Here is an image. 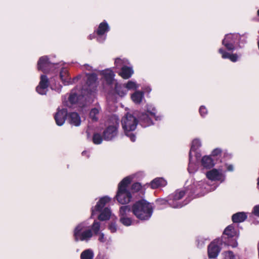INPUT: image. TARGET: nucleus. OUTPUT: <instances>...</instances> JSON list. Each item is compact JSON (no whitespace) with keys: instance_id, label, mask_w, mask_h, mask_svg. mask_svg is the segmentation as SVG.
I'll return each instance as SVG.
<instances>
[{"instance_id":"4468645a","label":"nucleus","mask_w":259,"mask_h":259,"mask_svg":"<svg viewBox=\"0 0 259 259\" xmlns=\"http://www.w3.org/2000/svg\"><path fill=\"white\" fill-rule=\"evenodd\" d=\"M111 200V198L108 196H104L101 198L97 203L95 208L92 210V215L96 214V211H101L104 206Z\"/></svg>"},{"instance_id":"2eb2a0df","label":"nucleus","mask_w":259,"mask_h":259,"mask_svg":"<svg viewBox=\"0 0 259 259\" xmlns=\"http://www.w3.org/2000/svg\"><path fill=\"white\" fill-rule=\"evenodd\" d=\"M116 134V128L114 126H109L104 132V137L106 140H111Z\"/></svg>"},{"instance_id":"9d476101","label":"nucleus","mask_w":259,"mask_h":259,"mask_svg":"<svg viewBox=\"0 0 259 259\" xmlns=\"http://www.w3.org/2000/svg\"><path fill=\"white\" fill-rule=\"evenodd\" d=\"M155 111L154 108H152L151 111L148 109L147 112L142 115L141 120L146 123V125H150L152 123V118H155L157 119Z\"/></svg>"},{"instance_id":"7ed1b4c3","label":"nucleus","mask_w":259,"mask_h":259,"mask_svg":"<svg viewBox=\"0 0 259 259\" xmlns=\"http://www.w3.org/2000/svg\"><path fill=\"white\" fill-rule=\"evenodd\" d=\"M138 121L137 119L131 114H126L121 120V124L126 135L129 137L132 141L136 140L135 136L130 132L134 131L137 127Z\"/></svg>"},{"instance_id":"f3484780","label":"nucleus","mask_w":259,"mask_h":259,"mask_svg":"<svg viewBox=\"0 0 259 259\" xmlns=\"http://www.w3.org/2000/svg\"><path fill=\"white\" fill-rule=\"evenodd\" d=\"M184 194H185V192L183 191L176 192V193L175 194L174 196H173L172 201L171 202H169L170 205L174 208H178V207H182V205L181 204L179 203V204H176L175 203V201L181 199L184 196Z\"/></svg>"},{"instance_id":"09e8293b","label":"nucleus","mask_w":259,"mask_h":259,"mask_svg":"<svg viewBox=\"0 0 259 259\" xmlns=\"http://www.w3.org/2000/svg\"><path fill=\"white\" fill-rule=\"evenodd\" d=\"M88 67H89V70L91 68V66H88Z\"/></svg>"},{"instance_id":"a878e982","label":"nucleus","mask_w":259,"mask_h":259,"mask_svg":"<svg viewBox=\"0 0 259 259\" xmlns=\"http://www.w3.org/2000/svg\"><path fill=\"white\" fill-rule=\"evenodd\" d=\"M247 218V215L243 212H238L232 216V220L234 223H240L243 222Z\"/></svg>"},{"instance_id":"473e14b6","label":"nucleus","mask_w":259,"mask_h":259,"mask_svg":"<svg viewBox=\"0 0 259 259\" xmlns=\"http://www.w3.org/2000/svg\"><path fill=\"white\" fill-rule=\"evenodd\" d=\"M223 255V259H236L233 253L230 251L224 252Z\"/></svg>"},{"instance_id":"c756f323","label":"nucleus","mask_w":259,"mask_h":259,"mask_svg":"<svg viewBox=\"0 0 259 259\" xmlns=\"http://www.w3.org/2000/svg\"><path fill=\"white\" fill-rule=\"evenodd\" d=\"M94 253L92 250L87 249L83 251L80 255L81 259H92Z\"/></svg>"},{"instance_id":"ddd939ff","label":"nucleus","mask_w":259,"mask_h":259,"mask_svg":"<svg viewBox=\"0 0 259 259\" xmlns=\"http://www.w3.org/2000/svg\"><path fill=\"white\" fill-rule=\"evenodd\" d=\"M109 29V26L106 22H103L100 24L98 30L97 34L99 36L98 38V40L102 42L105 40V37L102 36L106 32H107Z\"/></svg>"},{"instance_id":"9b49d317","label":"nucleus","mask_w":259,"mask_h":259,"mask_svg":"<svg viewBox=\"0 0 259 259\" xmlns=\"http://www.w3.org/2000/svg\"><path fill=\"white\" fill-rule=\"evenodd\" d=\"M237 37L235 34H229L226 35L225 38L223 40V44L229 50H233L234 47L233 44L235 39Z\"/></svg>"},{"instance_id":"c9c22d12","label":"nucleus","mask_w":259,"mask_h":259,"mask_svg":"<svg viewBox=\"0 0 259 259\" xmlns=\"http://www.w3.org/2000/svg\"><path fill=\"white\" fill-rule=\"evenodd\" d=\"M69 100L71 104H75L78 102V97L75 94H71Z\"/></svg>"},{"instance_id":"58836bf2","label":"nucleus","mask_w":259,"mask_h":259,"mask_svg":"<svg viewBox=\"0 0 259 259\" xmlns=\"http://www.w3.org/2000/svg\"><path fill=\"white\" fill-rule=\"evenodd\" d=\"M228 245L231 246L233 247H236L237 246V242L235 239H232L228 241Z\"/></svg>"},{"instance_id":"0eeeda50","label":"nucleus","mask_w":259,"mask_h":259,"mask_svg":"<svg viewBox=\"0 0 259 259\" xmlns=\"http://www.w3.org/2000/svg\"><path fill=\"white\" fill-rule=\"evenodd\" d=\"M139 85L134 81H129L123 86H116L117 93L121 97L124 96L127 94L128 90H136L138 88Z\"/></svg>"},{"instance_id":"4be33fe9","label":"nucleus","mask_w":259,"mask_h":259,"mask_svg":"<svg viewBox=\"0 0 259 259\" xmlns=\"http://www.w3.org/2000/svg\"><path fill=\"white\" fill-rule=\"evenodd\" d=\"M219 52L222 54V57L224 59H229L232 62H236L238 59V56L236 54H230L225 52L223 49H220Z\"/></svg>"},{"instance_id":"1a4fd4ad","label":"nucleus","mask_w":259,"mask_h":259,"mask_svg":"<svg viewBox=\"0 0 259 259\" xmlns=\"http://www.w3.org/2000/svg\"><path fill=\"white\" fill-rule=\"evenodd\" d=\"M207 178L213 181H223L224 180V176L222 171H220L217 169H213L206 173Z\"/></svg>"},{"instance_id":"412c9836","label":"nucleus","mask_w":259,"mask_h":259,"mask_svg":"<svg viewBox=\"0 0 259 259\" xmlns=\"http://www.w3.org/2000/svg\"><path fill=\"white\" fill-rule=\"evenodd\" d=\"M102 74L104 77L105 80L108 84H111L114 81L113 79L114 74L111 70L106 69L103 71Z\"/></svg>"},{"instance_id":"39448f33","label":"nucleus","mask_w":259,"mask_h":259,"mask_svg":"<svg viewBox=\"0 0 259 259\" xmlns=\"http://www.w3.org/2000/svg\"><path fill=\"white\" fill-rule=\"evenodd\" d=\"M87 227V224L83 223L80 224L75 228L74 231V236L76 241L88 240L92 236V233L91 230H84Z\"/></svg>"},{"instance_id":"f8f14e48","label":"nucleus","mask_w":259,"mask_h":259,"mask_svg":"<svg viewBox=\"0 0 259 259\" xmlns=\"http://www.w3.org/2000/svg\"><path fill=\"white\" fill-rule=\"evenodd\" d=\"M67 115V111L64 109L59 110L55 115V119L58 125H62L65 122Z\"/></svg>"},{"instance_id":"cd10ccee","label":"nucleus","mask_w":259,"mask_h":259,"mask_svg":"<svg viewBox=\"0 0 259 259\" xmlns=\"http://www.w3.org/2000/svg\"><path fill=\"white\" fill-rule=\"evenodd\" d=\"M202 164L206 167H210L214 165V163L213 160L211 157L208 156H204L202 159Z\"/></svg>"},{"instance_id":"5701e85b","label":"nucleus","mask_w":259,"mask_h":259,"mask_svg":"<svg viewBox=\"0 0 259 259\" xmlns=\"http://www.w3.org/2000/svg\"><path fill=\"white\" fill-rule=\"evenodd\" d=\"M144 99V94L141 91H136L131 95V99L135 104H140Z\"/></svg>"},{"instance_id":"bb28decb","label":"nucleus","mask_w":259,"mask_h":259,"mask_svg":"<svg viewBox=\"0 0 259 259\" xmlns=\"http://www.w3.org/2000/svg\"><path fill=\"white\" fill-rule=\"evenodd\" d=\"M224 234L228 238H232L238 236V232L234 229L232 226H228L224 231Z\"/></svg>"},{"instance_id":"49530a36","label":"nucleus","mask_w":259,"mask_h":259,"mask_svg":"<svg viewBox=\"0 0 259 259\" xmlns=\"http://www.w3.org/2000/svg\"><path fill=\"white\" fill-rule=\"evenodd\" d=\"M226 167H227V170L228 171H232V170H233V166L232 165L227 164L226 165Z\"/></svg>"},{"instance_id":"a18cd8bd","label":"nucleus","mask_w":259,"mask_h":259,"mask_svg":"<svg viewBox=\"0 0 259 259\" xmlns=\"http://www.w3.org/2000/svg\"><path fill=\"white\" fill-rule=\"evenodd\" d=\"M123 60L120 59H116L115 61V63L117 66H120L123 63Z\"/></svg>"},{"instance_id":"dca6fc26","label":"nucleus","mask_w":259,"mask_h":259,"mask_svg":"<svg viewBox=\"0 0 259 259\" xmlns=\"http://www.w3.org/2000/svg\"><path fill=\"white\" fill-rule=\"evenodd\" d=\"M68 121L71 124L74 126L79 125L81 122L79 116L77 113L75 112L71 113L69 115Z\"/></svg>"},{"instance_id":"b1692460","label":"nucleus","mask_w":259,"mask_h":259,"mask_svg":"<svg viewBox=\"0 0 259 259\" xmlns=\"http://www.w3.org/2000/svg\"><path fill=\"white\" fill-rule=\"evenodd\" d=\"M101 111V107L99 106L91 109L90 112V118L93 121H97Z\"/></svg>"},{"instance_id":"de8ad7c7","label":"nucleus","mask_w":259,"mask_h":259,"mask_svg":"<svg viewBox=\"0 0 259 259\" xmlns=\"http://www.w3.org/2000/svg\"><path fill=\"white\" fill-rule=\"evenodd\" d=\"M257 185L259 186V177H258V178L257 179Z\"/></svg>"},{"instance_id":"f03ea898","label":"nucleus","mask_w":259,"mask_h":259,"mask_svg":"<svg viewBox=\"0 0 259 259\" xmlns=\"http://www.w3.org/2000/svg\"><path fill=\"white\" fill-rule=\"evenodd\" d=\"M135 215L141 220L149 219L152 214V206L144 200L135 203L132 207Z\"/></svg>"},{"instance_id":"c03bdc74","label":"nucleus","mask_w":259,"mask_h":259,"mask_svg":"<svg viewBox=\"0 0 259 259\" xmlns=\"http://www.w3.org/2000/svg\"><path fill=\"white\" fill-rule=\"evenodd\" d=\"M253 213L254 214L259 216V205L255 206L253 208Z\"/></svg>"},{"instance_id":"6e6552de","label":"nucleus","mask_w":259,"mask_h":259,"mask_svg":"<svg viewBox=\"0 0 259 259\" xmlns=\"http://www.w3.org/2000/svg\"><path fill=\"white\" fill-rule=\"evenodd\" d=\"M48 79L46 75H41L39 85L36 87V91L40 95H45L48 91Z\"/></svg>"},{"instance_id":"aec40b11","label":"nucleus","mask_w":259,"mask_h":259,"mask_svg":"<svg viewBox=\"0 0 259 259\" xmlns=\"http://www.w3.org/2000/svg\"><path fill=\"white\" fill-rule=\"evenodd\" d=\"M49 66V62L47 57H41L38 62V68L44 71H47V67Z\"/></svg>"},{"instance_id":"c85d7f7f","label":"nucleus","mask_w":259,"mask_h":259,"mask_svg":"<svg viewBox=\"0 0 259 259\" xmlns=\"http://www.w3.org/2000/svg\"><path fill=\"white\" fill-rule=\"evenodd\" d=\"M60 76L61 79L65 84L69 82L70 78L69 77L68 70L66 69L61 70Z\"/></svg>"},{"instance_id":"79ce46f5","label":"nucleus","mask_w":259,"mask_h":259,"mask_svg":"<svg viewBox=\"0 0 259 259\" xmlns=\"http://www.w3.org/2000/svg\"><path fill=\"white\" fill-rule=\"evenodd\" d=\"M221 152V150L220 149L217 148L214 149L212 152V156H218Z\"/></svg>"},{"instance_id":"ea45409f","label":"nucleus","mask_w":259,"mask_h":259,"mask_svg":"<svg viewBox=\"0 0 259 259\" xmlns=\"http://www.w3.org/2000/svg\"><path fill=\"white\" fill-rule=\"evenodd\" d=\"M109 229L112 233L115 232L117 230L116 225L113 223L111 224L109 226Z\"/></svg>"},{"instance_id":"37998d69","label":"nucleus","mask_w":259,"mask_h":259,"mask_svg":"<svg viewBox=\"0 0 259 259\" xmlns=\"http://www.w3.org/2000/svg\"><path fill=\"white\" fill-rule=\"evenodd\" d=\"M98 240L102 242H104L105 241V238L104 237V235L103 233H99V238Z\"/></svg>"},{"instance_id":"393cba45","label":"nucleus","mask_w":259,"mask_h":259,"mask_svg":"<svg viewBox=\"0 0 259 259\" xmlns=\"http://www.w3.org/2000/svg\"><path fill=\"white\" fill-rule=\"evenodd\" d=\"M101 213L98 217L100 221L109 220L111 216V212L109 208H105L103 210H101Z\"/></svg>"},{"instance_id":"e433bc0d","label":"nucleus","mask_w":259,"mask_h":259,"mask_svg":"<svg viewBox=\"0 0 259 259\" xmlns=\"http://www.w3.org/2000/svg\"><path fill=\"white\" fill-rule=\"evenodd\" d=\"M100 224L97 222H95L92 226V229L95 234H97L100 230Z\"/></svg>"},{"instance_id":"2f4dec72","label":"nucleus","mask_w":259,"mask_h":259,"mask_svg":"<svg viewBox=\"0 0 259 259\" xmlns=\"http://www.w3.org/2000/svg\"><path fill=\"white\" fill-rule=\"evenodd\" d=\"M120 222L124 226H129L133 224L132 220L127 217L120 218Z\"/></svg>"},{"instance_id":"4c0bfd02","label":"nucleus","mask_w":259,"mask_h":259,"mask_svg":"<svg viewBox=\"0 0 259 259\" xmlns=\"http://www.w3.org/2000/svg\"><path fill=\"white\" fill-rule=\"evenodd\" d=\"M141 186L140 183H135L132 185V190L134 191H138L140 190Z\"/></svg>"},{"instance_id":"7c9ffc66","label":"nucleus","mask_w":259,"mask_h":259,"mask_svg":"<svg viewBox=\"0 0 259 259\" xmlns=\"http://www.w3.org/2000/svg\"><path fill=\"white\" fill-rule=\"evenodd\" d=\"M131 208L129 206H123L120 208L119 217H127V214L130 212Z\"/></svg>"},{"instance_id":"423d86ee","label":"nucleus","mask_w":259,"mask_h":259,"mask_svg":"<svg viewBox=\"0 0 259 259\" xmlns=\"http://www.w3.org/2000/svg\"><path fill=\"white\" fill-rule=\"evenodd\" d=\"M222 241L220 239H216L212 241L208 246L207 252L209 258H214L218 256L220 250Z\"/></svg>"},{"instance_id":"72a5a7b5","label":"nucleus","mask_w":259,"mask_h":259,"mask_svg":"<svg viewBox=\"0 0 259 259\" xmlns=\"http://www.w3.org/2000/svg\"><path fill=\"white\" fill-rule=\"evenodd\" d=\"M96 76L94 74H92L88 76L87 83L89 86H91L92 83H94L96 80Z\"/></svg>"},{"instance_id":"20e7f679","label":"nucleus","mask_w":259,"mask_h":259,"mask_svg":"<svg viewBox=\"0 0 259 259\" xmlns=\"http://www.w3.org/2000/svg\"><path fill=\"white\" fill-rule=\"evenodd\" d=\"M201 146V142L199 140L196 139H194L191 145V147L189 153L190 164L188 167L189 172H192L191 167L193 166L192 163L195 161H198L200 157V154L196 151L197 149Z\"/></svg>"},{"instance_id":"f704fd0d","label":"nucleus","mask_w":259,"mask_h":259,"mask_svg":"<svg viewBox=\"0 0 259 259\" xmlns=\"http://www.w3.org/2000/svg\"><path fill=\"white\" fill-rule=\"evenodd\" d=\"M93 142L96 144H99L101 143L102 139L101 136L98 134H96L93 137Z\"/></svg>"},{"instance_id":"6ab92c4d","label":"nucleus","mask_w":259,"mask_h":259,"mask_svg":"<svg viewBox=\"0 0 259 259\" xmlns=\"http://www.w3.org/2000/svg\"><path fill=\"white\" fill-rule=\"evenodd\" d=\"M134 73L132 68L123 66L122 67L121 71L119 73V75L124 79L130 78Z\"/></svg>"},{"instance_id":"8fccbe9b","label":"nucleus","mask_w":259,"mask_h":259,"mask_svg":"<svg viewBox=\"0 0 259 259\" xmlns=\"http://www.w3.org/2000/svg\"><path fill=\"white\" fill-rule=\"evenodd\" d=\"M257 15H258V16H259V10H258V11H257Z\"/></svg>"},{"instance_id":"a19ab883","label":"nucleus","mask_w":259,"mask_h":259,"mask_svg":"<svg viewBox=\"0 0 259 259\" xmlns=\"http://www.w3.org/2000/svg\"><path fill=\"white\" fill-rule=\"evenodd\" d=\"M199 111L202 116H204L207 113V110L204 106H201Z\"/></svg>"},{"instance_id":"f257e3e1","label":"nucleus","mask_w":259,"mask_h":259,"mask_svg":"<svg viewBox=\"0 0 259 259\" xmlns=\"http://www.w3.org/2000/svg\"><path fill=\"white\" fill-rule=\"evenodd\" d=\"M133 178V176L127 177L124 178L118 184V190L115 198L120 204H127L131 201L132 195L127 190V187L131 182Z\"/></svg>"},{"instance_id":"a211bd4d","label":"nucleus","mask_w":259,"mask_h":259,"mask_svg":"<svg viewBox=\"0 0 259 259\" xmlns=\"http://www.w3.org/2000/svg\"><path fill=\"white\" fill-rule=\"evenodd\" d=\"M167 184L166 181L161 178L154 179L150 183L152 189H156L160 187H164Z\"/></svg>"}]
</instances>
